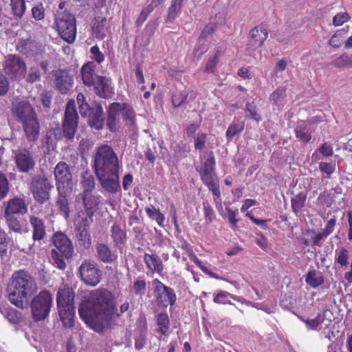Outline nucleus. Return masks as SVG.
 Returning a JSON list of instances; mask_svg holds the SVG:
<instances>
[{
    "instance_id": "nucleus-49",
    "label": "nucleus",
    "mask_w": 352,
    "mask_h": 352,
    "mask_svg": "<svg viewBox=\"0 0 352 352\" xmlns=\"http://www.w3.org/2000/svg\"><path fill=\"white\" fill-rule=\"evenodd\" d=\"M332 65L335 67H352V60L351 57L346 53H344L331 63Z\"/></svg>"
},
{
    "instance_id": "nucleus-20",
    "label": "nucleus",
    "mask_w": 352,
    "mask_h": 352,
    "mask_svg": "<svg viewBox=\"0 0 352 352\" xmlns=\"http://www.w3.org/2000/svg\"><path fill=\"white\" fill-rule=\"evenodd\" d=\"M91 87L95 94L103 99H109L114 96V88L111 85V80L105 77L100 76L98 80Z\"/></svg>"
},
{
    "instance_id": "nucleus-54",
    "label": "nucleus",
    "mask_w": 352,
    "mask_h": 352,
    "mask_svg": "<svg viewBox=\"0 0 352 352\" xmlns=\"http://www.w3.org/2000/svg\"><path fill=\"white\" fill-rule=\"evenodd\" d=\"M187 98L186 91H177L172 96V104L175 107H179L186 102Z\"/></svg>"
},
{
    "instance_id": "nucleus-45",
    "label": "nucleus",
    "mask_w": 352,
    "mask_h": 352,
    "mask_svg": "<svg viewBox=\"0 0 352 352\" xmlns=\"http://www.w3.org/2000/svg\"><path fill=\"white\" fill-rule=\"evenodd\" d=\"M145 211L147 216L151 219H154L160 226H164L165 221L164 215L160 212V209L151 207H146Z\"/></svg>"
},
{
    "instance_id": "nucleus-37",
    "label": "nucleus",
    "mask_w": 352,
    "mask_h": 352,
    "mask_svg": "<svg viewBox=\"0 0 352 352\" xmlns=\"http://www.w3.org/2000/svg\"><path fill=\"white\" fill-rule=\"evenodd\" d=\"M307 197V191H301L299 193L295 195L291 199V206L292 211L296 214L301 210L305 206V201Z\"/></svg>"
},
{
    "instance_id": "nucleus-26",
    "label": "nucleus",
    "mask_w": 352,
    "mask_h": 352,
    "mask_svg": "<svg viewBox=\"0 0 352 352\" xmlns=\"http://www.w3.org/2000/svg\"><path fill=\"white\" fill-rule=\"evenodd\" d=\"M16 50L26 57L33 56L37 54V43L30 39H19L16 45Z\"/></svg>"
},
{
    "instance_id": "nucleus-48",
    "label": "nucleus",
    "mask_w": 352,
    "mask_h": 352,
    "mask_svg": "<svg viewBox=\"0 0 352 352\" xmlns=\"http://www.w3.org/2000/svg\"><path fill=\"white\" fill-rule=\"evenodd\" d=\"M305 281L311 287L316 288L323 283L324 280L322 276H317L315 270H311L307 274Z\"/></svg>"
},
{
    "instance_id": "nucleus-13",
    "label": "nucleus",
    "mask_w": 352,
    "mask_h": 352,
    "mask_svg": "<svg viewBox=\"0 0 352 352\" xmlns=\"http://www.w3.org/2000/svg\"><path fill=\"white\" fill-rule=\"evenodd\" d=\"M81 280L89 286L95 287L100 283L102 271L94 261H84L78 268Z\"/></svg>"
},
{
    "instance_id": "nucleus-46",
    "label": "nucleus",
    "mask_w": 352,
    "mask_h": 352,
    "mask_svg": "<svg viewBox=\"0 0 352 352\" xmlns=\"http://www.w3.org/2000/svg\"><path fill=\"white\" fill-rule=\"evenodd\" d=\"M76 235L80 245H82L85 248H88L90 246L91 238L89 230L85 227L78 228Z\"/></svg>"
},
{
    "instance_id": "nucleus-11",
    "label": "nucleus",
    "mask_w": 352,
    "mask_h": 352,
    "mask_svg": "<svg viewBox=\"0 0 352 352\" xmlns=\"http://www.w3.org/2000/svg\"><path fill=\"white\" fill-rule=\"evenodd\" d=\"M3 69L5 74L11 80L20 81L25 76L27 65L19 55L10 54L5 57Z\"/></svg>"
},
{
    "instance_id": "nucleus-25",
    "label": "nucleus",
    "mask_w": 352,
    "mask_h": 352,
    "mask_svg": "<svg viewBox=\"0 0 352 352\" xmlns=\"http://www.w3.org/2000/svg\"><path fill=\"white\" fill-rule=\"evenodd\" d=\"M57 190L58 196L56 204L58 208V212L65 219H67L70 214V206L67 193L65 189H62L61 186H59L57 187Z\"/></svg>"
},
{
    "instance_id": "nucleus-42",
    "label": "nucleus",
    "mask_w": 352,
    "mask_h": 352,
    "mask_svg": "<svg viewBox=\"0 0 352 352\" xmlns=\"http://www.w3.org/2000/svg\"><path fill=\"white\" fill-rule=\"evenodd\" d=\"M286 87H278L270 96V100L276 106L283 105L287 97Z\"/></svg>"
},
{
    "instance_id": "nucleus-33",
    "label": "nucleus",
    "mask_w": 352,
    "mask_h": 352,
    "mask_svg": "<svg viewBox=\"0 0 352 352\" xmlns=\"http://www.w3.org/2000/svg\"><path fill=\"white\" fill-rule=\"evenodd\" d=\"M96 253L98 259L104 263H111L117 258V256L112 252L109 247L103 243H98L96 245Z\"/></svg>"
},
{
    "instance_id": "nucleus-32",
    "label": "nucleus",
    "mask_w": 352,
    "mask_h": 352,
    "mask_svg": "<svg viewBox=\"0 0 352 352\" xmlns=\"http://www.w3.org/2000/svg\"><path fill=\"white\" fill-rule=\"evenodd\" d=\"M144 262L151 273L162 274L164 269L163 263L157 255L145 253L144 255Z\"/></svg>"
},
{
    "instance_id": "nucleus-23",
    "label": "nucleus",
    "mask_w": 352,
    "mask_h": 352,
    "mask_svg": "<svg viewBox=\"0 0 352 352\" xmlns=\"http://www.w3.org/2000/svg\"><path fill=\"white\" fill-rule=\"evenodd\" d=\"M102 188L109 193H116L120 190L119 172L109 173L108 176L97 177Z\"/></svg>"
},
{
    "instance_id": "nucleus-3",
    "label": "nucleus",
    "mask_w": 352,
    "mask_h": 352,
    "mask_svg": "<svg viewBox=\"0 0 352 352\" xmlns=\"http://www.w3.org/2000/svg\"><path fill=\"white\" fill-rule=\"evenodd\" d=\"M12 116L22 126L26 140L36 142L40 134L38 116L32 105L27 100H16L11 106Z\"/></svg>"
},
{
    "instance_id": "nucleus-18",
    "label": "nucleus",
    "mask_w": 352,
    "mask_h": 352,
    "mask_svg": "<svg viewBox=\"0 0 352 352\" xmlns=\"http://www.w3.org/2000/svg\"><path fill=\"white\" fill-rule=\"evenodd\" d=\"M52 242L57 251L63 254L65 258L69 259L74 254V247L71 240L66 234L61 232H56L53 234Z\"/></svg>"
},
{
    "instance_id": "nucleus-29",
    "label": "nucleus",
    "mask_w": 352,
    "mask_h": 352,
    "mask_svg": "<svg viewBox=\"0 0 352 352\" xmlns=\"http://www.w3.org/2000/svg\"><path fill=\"white\" fill-rule=\"evenodd\" d=\"M30 222L32 228V239L38 241L43 240L46 235L43 220L39 217L32 216L30 219Z\"/></svg>"
},
{
    "instance_id": "nucleus-24",
    "label": "nucleus",
    "mask_w": 352,
    "mask_h": 352,
    "mask_svg": "<svg viewBox=\"0 0 352 352\" xmlns=\"http://www.w3.org/2000/svg\"><path fill=\"white\" fill-rule=\"evenodd\" d=\"M28 212L25 201L21 197L10 199L6 204L5 214H24Z\"/></svg>"
},
{
    "instance_id": "nucleus-27",
    "label": "nucleus",
    "mask_w": 352,
    "mask_h": 352,
    "mask_svg": "<svg viewBox=\"0 0 352 352\" xmlns=\"http://www.w3.org/2000/svg\"><path fill=\"white\" fill-rule=\"evenodd\" d=\"M107 18L96 16L91 22L92 35L98 40L104 39L107 36Z\"/></svg>"
},
{
    "instance_id": "nucleus-57",
    "label": "nucleus",
    "mask_w": 352,
    "mask_h": 352,
    "mask_svg": "<svg viewBox=\"0 0 352 352\" xmlns=\"http://www.w3.org/2000/svg\"><path fill=\"white\" fill-rule=\"evenodd\" d=\"M10 243V238L8 234L0 230V256L7 254L8 248Z\"/></svg>"
},
{
    "instance_id": "nucleus-36",
    "label": "nucleus",
    "mask_w": 352,
    "mask_h": 352,
    "mask_svg": "<svg viewBox=\"0 0 352 352\" xmlns=\"http://www.w3.org/2000/svg\"><path fill=\"white\" fill-rule=\"evenodd\" d=\"M350 253L344 247L338 248L335 252V262L341 268H346L349 264Z\"/></svg>"
},
{
    "instance_id": "nucleus-9",
    "label": "nucleus",
    "mask_w": 352,
    "mask_h": 352,
    "mask_svg": "<svg viewBox=\"0 0 352 352\" xmlns=\"http://www.w3.org/2000/svg\"><path fill=\"white\" fill-rule=\"evenodd\" d=\"M53 298L51 292L43 289L31 300L30 309L32 318L35 322L44 320L47 318L52 306Z\"/></svg>"
},
{
    "instance_id": "nucleus-2",
    "label": "nucleus",
    "mask_w": 352,
    "mask_h": 352,
    "mask_svg": "<svg viewBox=\"0 0 352 352\" xmlns=\"http://www.w3.org/2000/svg\"><path fill=\"white\" fill-rule=\"evenodd\" d=\"M37 291L35 278L25 270L14 272L7 285L9 301L15 307L23 309L29 298Z\"/></svg>"
},
{
    "instance_id": "nucleus-4",
    "label": "nucleus",
    "mask_w": 352,
    "mask_h": 352,
    "mask_svg": "<svg viewBox=\"0 0 352 352\" xmlns=\"http://www.w3.org/2000/svg\"><path fill=\"white\" fill-rule=\"evenodd\" d=\"M215 158L212 151L208 153L207 159L202 164L199 171L203 184L214 196V201L218 210L223 209L222 200L218 179L215 173Z\"/></svg>"
},
{
    "instance_id": "nucleus-39",
    "label": "nucleus",
    "mask_w": 352,
    "mask_h": 352,
    "mask_svg": "<svg viewBox=\"0 0 352 352\" xmlns=\"http://www.w3.org/2000/svg\"><path fill=\"white\" fill-rule=\"evenodd\" d=\"M244 127L245 124L243 122L234 119L233 122L230 124L226 132V137L228 142L231 141L236 135L242 132L244 129Z\"/></svg>"
},
{
    "instance_id": "nucleus-63",
    "label": "nucleus",
    "mask_w": 352,
    "mask_h": 352,
    "mask_svg": "<svg viewBox=\"0 0 352 352\" xmlns=\"http://www.w3.org/2000/svg\"><path fill=\"white\" fill-rule=\"evenodd\" d=\"M226 210L228 212V221L230 223L232 228L236 230L237 228V223L239 219H236L237 212L236 210H232V208L226 207Z\"/></svg>"
},
{
    "instance_id": "nucleus-40",
    "label": "nucleus",
    "mask_w": 352,
    "mask_h": 352,
    "mask_svg": "<svg viewBox=\"0 0 352 352\" xmlns=\"http://www.w3.org/2000/svg\"><path fill=\"white\" fill-rule=\"evenodd\" d=\"M12 14L16 19H21L24 15L26 6L25 0H10Z\"/></svg>"
},
{
    "instance_id": "nucleus-8",
    "label": "nucleus",
    "mask_w": 352,
    "mask_h": 352,
    "mask_svg": "<svg viewBox=\"0 0 352 352\" xmlns=\"http://www.w3.org/2000/svg\"><path fill=\"white\" fill-rule=\"evenodd\" d=\"M29 188L34 199L37 203L43 204L50 199V192L54 186L50 178L42 171L33 176Z\"/></svg>"
},
{
    "instance_id": "nucleus-58",
    "label": "nucleus",
    "mask_w": 352,
    "mask_h": 352,
    "mask_svg": "<svg viewBox=\"0 0 352 352\" xmlns=\"http://www.w3.org/2000/svg\"><path fill=\"white\" fill-rule=\"evenodd\" d=\"M217 29V24L216 23H210L207 24L201 32L199 40H205L208 36H212Z\"/></svg>"
},
{
    "instance_id": "nucleus-1",
    "label": "nucleus",
    "mask_w": 352,
    "mask_h": 352,
    "mask_svg": "<svg viewBox=\"0 0 352 352\" xmlns=\"http://www.w3.org/2000/svg\"><path fill=\"white\" fill-rule=\"evenodd\" d=\"M116 311L114 295L105 288L91 291L78 307L80 318L98 333L109 328Z\"/></svg>"
},
{
    "instance_id": "nucleus-22",
    "label": "nucleus",
    "mask_w": 352,
    "mask_h": 352,
    "mask_svg": "<svg viewBox=\"0 0 352 352\" xmlns=\"http://www.w3.org/2000/svg\"><path fill=\"white\" fill-rule=\"evenodd\" d=\"M96 65L94 62H88L83 65L80 69V74L83 84L91 87L101 76L96 73Z\"/></svg>"
},
{
    "instance_id": "nucleus-16",
    "label": "nucleus",
    "mask_w": 352,
    "mask_h": 352,
    "mask_svg": "<svg viewBox=\"0 0 352 352\" xmlns=\"http://www.w3.org/2000/svg\"><path fill=\"white\" fill-rule=\"evenodd\" d=\"M54 174L57 187L61 186L62 189L72 188V175L66 162H59L54 168Z\"/></svg>"
},
{
    "instance_id": "nucleus-19",
    "label": "nucleus",
    "mask_w": 352,
    "mask_h": 352,
    "mask_svg": "<svg viewBox=\"0 0 352 352\" xmlns=\"http://www.w3.org/2000/svg\"><path fill=\"white\" fill-rule=\"evenodd\" d=\"M121 111V103L117 102L111 103L107 107L106 126L111 133H116L120 128Z\"/></svg>"
},
{
    "instance_id": "nucleus-60",
    "label": "nucleus",
    "mask_w": 352,
    "mask_h": 352,
    "mask_svg": "<svg viewBox=\"0 0 352 352\" xmlns=\"http://www.w3.org/2000/svg\"><path fill=\"white\" fill-rule=\"evenodd\" d=\"M207 140V134L205 133H198L197 137L195 138V148L196 150L201 151L205 148Z\"/></svg>"
},
{
    "instance_id": "nucleus-30",
    "label": "nucleus",
    "mask_w": 352,
    "mask_h": 352,
    "mask_svg": "<svg viewBox=\"0 0 352 352\" xmlns=\"http://www.w3.org/2000/svg\"><path fill=\"white\" fill-rule=\"evenodd\" d=\"M103 109L100 103L95 104L94 110L89 116V124L91 128L100 130L104 126Z\"/></svg>"
},
{
    "instance_id": "nucleus-28",
    "label": "nucleus",
    "mask_w": 352,
    "mask_h": 352,
    "mask_svg": "<svg viewBox=\"0 0 352 352\" xmlns=\"http://www.w3.org/2000/svg\"><path fill=\"white\" fill-rule=\"evenodd\" d=\"M121 105L122 111L120 113L126 126L132 131H137L136 114L134 109L126 103H122Z\"/></svg>"
},
{
    "instance_id": "nucleus-62",
    "label": "nucleus",
    "mask_w": 352,
    "mask_h": 352,
    "mask_svg": "<svg viewBox=\"0 0 352 352\" xmlns=\"http://www.w3.org/2000/svg\"><path fill=\"white\" fill-rule=\"evenodd\" d=\"M342 30L337 31L330 38L329 44L333 48H338L340 47L342 41Z\"/></svg>"
},
{
    "instance_id": "nucleus-35",
    "label": "nucleus",
    "mask_w": 352,
    "mask_h": 352,
    "mask_svg": "<svg viewBox=\"0 0 352 352\" xmlns=\"http://www.w3.org/2000/svg\"><path fill=\"white\" fill-rule=\"evenodd\" d=\"M296 137L304 143H308L311 139V131L309 125L304 121L298 124L295 129Z\"/></svg>"
},
{
    "instance_id": "nucleus-21",
    "label": "nucleus",
    "mask_w": 352,
    "mask_h": 352,
    "mask_svg": "<svg viewBox=\"0 0 352 352\" xmlns=\"http://www.w3.org/2000/svg\"><path fill=\"white\" fill-rule=\"evenodd\" d=\"M268 37V32L263 25H258L252 28L250 32L249 45L254 49H258L263 46Z\"/></svg>"
},
{
    "instance_id": "nucleus-52",
    "label": "nucleus",
    "mask_w": 352,
    "mask_h": 352,
    "mask_svg": "<svg viewBox=\"0 0 352 352\" xmlns=\"http://www.w3.org/2000/svg\"><path fill=\"white\" fill-rule=\"evenodd\" d=\"M307 328L311 330H316L318 327L323 322L324 318L319 314L315 318L302 319Z\"/></svg>"
},
{
    "instance_id": "nucleus-47",
    "label": "nucleus",
    "mask_w": 352,
    "mask_h": 352,
    "mask_svg": "<svg viewBox=\"0 0 352 352\" xmlns=\"http://www.w3.org/2000/svg\"><path fill=\"white\" fill-rule=\"evenodd\" d=\"M41 72L36 66H32L29 68L27 75L25 74V82L33 84L39 82L41 80Z\"/></svg>"
},
{
    "instance_id": "nucleus-56",
    "label": "nucleus",
    "mask_w": 352,
    "mask_h": 352,
    "mask_svg": "<svg viewBox=\"0 0 352 352\" xmlns=\"http://www.w3.org/2000/svg\"><path fill=\"white\" fill-rule=\"evenodd\" d=\"M9 192V182L6 175L0 172V199H4Z\"/></svg>"
},
{
    "instance_id": "nucleus-14",
    "label": "nucleus",
    "mask_w": 352,
    "mask_h": 352,
    "mask_svg": "<svg viewBox=\"0 0 352 352\" xmlns=\"http://www.w3.org/2000/svg\"><path fill=\"white\" fill-rule=\"evenodd\" d=\"M14 161L19 171L27 173L34 170L35 161L32 153L28 148H19L14 154Z\"/></svg>"
},
{
    "instance_id": "nucleus-61",
    "label": "nucleus",
    "mask_w": 352,
    "mask_h": 352,
    "mask_svg": "<svg viewBox=\"0 0 352 352\" xmlns=\"http://www.w3.org/2000/svg\"><path fill=\"white\" fill-rule=\"evenodd\" d=\"M32 15L36 21H40L44 19L45 11L42 3L37 4L32 8Z\"/></svg>"
},
{
    "instance_id": "nucleus-6",
    "label": "nucleus",
    "mask_w": 352,
    "mask_h": 352,
    "mask_svg": "<svg viewBox=\"0 0 352 352\" xmlns=\"http://www.w3.org/2000/svg\"><path fill=\"white\" fill-rule=\"evenodd\" d=\"M74 297L75 294L69 287L59 289L56 294L58 312L63 326L66 328L74 326Z\"/></svg>"
},
{
    "instance_id": "nucleus-34",
    "label": "nucleus",
    "mask_w": 352,
    "mask_h": 352,
    "mask_svg": "<svg viewBox=\"0 0 352 352\" xmlns=\"http://www.w3.org/2000/svg\"><path fill=\"white\" fill-rule=\"evenodd\" d=\"M157 332L160 335L165 336L170 329V320L168 314L166 312L160 313L156 315Z\"/></svg>"
},
{
    "instance_id": "nucleus-12",
    "label": "nucleus",
    "mask_w": 352,
    "mask_h": 352,
    "mask_svg": "<svg viewBox=\"0 0 352 352\" xmlns=\"http://www.w3.org/2000/svg\"><path fill=\"white\" fill-rule=\"evenodd\" d=\"M152 285L154 296L159 305L167 307L175 305L177 297L173 289L163 284L158 278L153 279Z\"/></svg>"
},
{
    "instance_id": "nucleus-44",
    "label": "nucleus",
    "mask_w": 352,
    "mask_h": 352,
    "mask_svg": "<svg viewBox=\"0 0 352 352\" xmlns=\"http://www.w3.org/2000/svg\"><path fill=\"white\" fill-rule=\"evenodd\" d=\"M3 314L8 320L12 324H19L23 320L21 312L11 307L5 308Z\"/></svg>"
},
{
    "instance_id": "nucleus-10",
    "label": "nucleus",
    "mask_w": 352,
    "mask_h": 352,
    "mask_svg": "<svg viewBox=\"0 0 352 352\" xmlns=\"http://www.w3.org/2000/svg\"><path fill=\"white\" fill-rule=\"evenodd\" d=\"M78 123V115L76 109V104L74 100L67 102L65 107L64 119L62 124L63 135L54 132L55 138L60 140L62 136L67 140H72L74 138L77 130Z\"/></svg>"
},
{
    "instance_id": "nucleus-5",
    "label": "nucleus",
    "mask_w": 352,
    "mask_h": 352,
    "mask_svg": "<svg viewBox=\"0 0 352 352\" xmlns=\"http://www.w3.org/2000/svg\"><path fill=\"white\" fill-rule=\"evenodd\" d=\"M96 176L104 177L109 173L119 172V161L113 148L104 144L98 148L94 157Z\"/></svg>"
},
{
    "instance_id": "nucleus-15",
    "label": "nucleus",
    "mask_w": 352,
    "mask_h": 352,
    "mask_svg": "<svg viewBox=\"0 0 352 352\" xmlns=\"http://www.w3.org/2000/svg\"><path fill=\"white\" fill-rule=\"evenodd\" d=\"M54 84L56 89L61 94H67L74 85L73 77L67 71L58 69L52 72Z\"/></svg>"
},
{
    "instance_id": "nucleus-51",
    "label": "nucleus",
    "mask_w": 352,
    "mask_h": 352,
    "mask_svg": "<svg viewBox=\"0 0 352 352\" xmlns=\"http://www.w3.org/2000/svg\"><path fill=\"white\" fill-rule=\"evenodd\" d=\"M155 8V6L149 3L144 9H142L140 15L138 16V19L135 21V25L137 27L142 26Z\"/></svg>"
},
{
    "instance_id": "nucleus-41",
    "label": "nucleus",
    "mask_w": 352,
    "mask_h": 352,
    "mask_svg": "<svg viewBox=\"0 0 352 352\" xmlns=\"http://www.w3.org/2000/svg\"><path fill=\"white\" fill-rule=\"evenodd\" d=\"M6 223L9 229L16 233H22L23 231V221L19 219L14 215L5 214Z\"/></svg>"
},
{
    "instance_id": "nucleus-31",
    "label": "nucleus",
    "mask_w": 352,
    "mask_h": 352,
    "mask_svg": "<svg viewBox=\"0 0 352 352\" xmlns=\"http://www.w3.org/2000/svg\"><path fill=\"white\" fill-rule=\"evenodd\" d=\"M111 238L116 247H120L126 243L127 234L126 230L122 228L120 224L115 222L110 229Z\"/></svg>"
},
{
    "instance_id": "nucleus-7",
    "label": "nucleus",
    "mask_w": 352,
    "mask_h": 352,
    "mask_svg": "<svg viewBox=\"0 0 352 352\" xmlns=\"http://www.w3.org/2000/svg\"><path fill=\"white\" fill-rule=\"evenodd\" d=\"M54 28L60 38L68 44L75 42L77 27L74 14L66 10L58 12L55 14Z\"/></svg>"
},
{
    "instance_id": "nucleus-17",
    "label": "nucleus",
    "mask_w": 352,
    "mask_h": 352,
    "mask_svg": "<svg viewBox=\"0 0 352 352\" xmlns=\"http://www.w3.org/2000/svg\"><path fill=\"white\" fill-rule=\"evenodd\" d=\"M85 213L89 219H92L95 212L99 209L102 197L96 192H82L80 195Z\"/></svg>"
},
{
    "instance_id": "nucleus-64",
    "label": "nucleus",
    "mask_w": 352,
    "mask_h": 352,
    "mask_svg": "<svg viewBox=\"0 0 352 352\" xmlns=\"http://www.w3.org/2000/svg\"><path fill=\"white\" fill-rule=\"evenodd\" d=\"M319 170L324 173L329 177L335 170V164L332 162H320L319 164Z\"/></svg>"
},
{
    "instance_id": "nucleus-59",
    "label": "nucleus",
    "mask_w": 352,
    "mask_h": 352,
    "mask_svg": "<svg viewBox=\"0 0 352 352\" xmlns=\"http://www.w3.org/2000/svg\"><path fill=\"white\" fill-rule=\"evenodd\" d=\"M350 19V16L347 12L338 13L333 17V25L336 27L340 26L345 22L349 21Z\"/></svg>"
},
{
    "instance_id": "nucleus-55",
    "label": "nucleus",
    "mask_w": 352,
    "mask_h": 352,
    "mask_svg": "<svg viewBox=\"0 0 352 352\" xmlns=\"http://www.w3.org/2000/svg\"><path fill=\"white\" fill-rule=\"evenodd\" d=\"M133 292L136 296H142L146 291V282L144 279H137L133 285Z\"/></svg>"
},
{
    "instance_id": "nucleus-38",
    "label": "nucleus",
    "mask_w": 352,
    "mask_h": 352,
    "mask_svg": "<svg viewBox=\"0 0 352 352\" xmlns=\"http://www.w3.org/2000/svg\"><path fill=\"white\" fill-rule=\"evenodd\" d=\"M80 184L83 189L82 192H94L96 186L94 175L89 171L83 172L81 175Z\"/></svg>"
},
{
    "instance_id": "nucleus-43",
    "label": "nucleus",
    "mask_w": 352,
    "mask_h": 352,
    "mask_svg": "<svg viewBox=\"0 0 352 352\" xmlns=\"http://www.w3.org/2000/svg\"><path fill=\"white\" fill-rule=\"evenodd\" d=\"M244 110L246 118L253 120L258 123L262 120V117L258 113L257 107L254 102H247Z\"/></svg>"
},
{
    "instance_id": "nucleus-50",
    "label": "nucleus",
    "mask_w": 352,
    "mask_h": 352,
    "mask_svg": "<svg viewBox=\"0 0 352 352\" xmlns=\"http://www.w3.org/2000/svg\"><path fill=\"white\" fill-rule=\"evenodd\" d=\"M63 254H60L56 250L53 249L51 252V258L52 263L54 266L60 270H65L66 268V263L64 260Z\"/></svg>"
},
{
    "instance_id": "nucleus-53",
    "label": "nucleus",
    "mask_w": 352,
    "mask_h": 352,
    "mask_svg": "<svg viewBox=\"0 0 352 352\" xmlns=\"http://www.w3.org/2000/svg\"><path fill=\"white\" fill-rule=\"evenodd\" d=\"M203 210L206 223H211L214 220L216 215L212 206L208 201L203 202Z\"/></svg>"
}]
</instances>
